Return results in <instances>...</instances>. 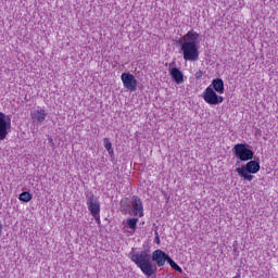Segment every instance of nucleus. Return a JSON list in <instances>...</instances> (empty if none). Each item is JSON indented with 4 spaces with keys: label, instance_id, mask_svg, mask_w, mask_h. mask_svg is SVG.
<instances>
[{
    "label": "nucleus",
    "instance_id": "1a4fd4ad",
    "mask_svg": "<svg viewBox=\"0 0 278 278\" xmlns=\"http://www.w3.org/2000/svg\"><path fill=\"white\" fill-rule=\"evenodd\" d=\"M130 216H137L138 218H142L144 216V206L142 205V200L137 195L131 198V210L128 212Z\"/></svg>",
    "mask_w": 278,
    "mask_h": 278
},
{
    "label": "nucleus",
    "instance_id": "20e7f679",
    "mask_svg": "<svg viewBox=\"0 0 278 278\" xmlns=\"http://www.w3.org/2000/svg\"><path fill=\"white\" fill-rule=\"evenodd\" d=\"M86 201L91 216L98 224L101 223V204L99 203V200H97L94 194L89 193L86 195Z\"/></svg>",
    "mask_w": 278,
    "mask_h": 278
},
{
    "label": "nucleus",
    "instance_id": "423d86ee",
    "mask_svg": "<svg viewBox=\"0 0 278 278\" xmlns=\"http://www.w3.org/2000/svg\"><path fill=\"white\" fill-rule=\"evenodd\" d=\"M203 99L208 105H218L219 103H223V101H225V98L216 94V91H214V88H212V86H208L204 90Z\"/></svg>",
    "mask_w": 278,
    "mask_h": 278
},
{
    "label": "nucleus",
    "instance_id": "f3484780",
    "mask_svg": "<svg viewBox=\"0 0 278 278\" xmlns=\"http://www.w3.org/2000/svg\"><path fill=\"white\" fill-rule=\"evenodd\" d=\"M125 205H127V202L122 201L121 202V211L124 212L125 214H127V210L125 208Z\"/></svg>",
    "mask_w": 278,
    "mask_h": 278
},
{
    "label": "nucleus",
    "instance_id": "aec40b11",
    "mask_svg": "<svg viewBox=\"0 0 278 278\" xmlns=\"http://www.w3.org/2000/svg\"><path fill=\"white\" fill-rule=\"evenodd\" d=\"M49 142H53V138L49 137Z\"/></svg>",
    "mask_w": 278,
    "mask_h": 278
},
{
    "label": "nucleus",
    "instance_id": "39448f33",
    "mask_svg": "<svg viewBox=\"0 0 278 278\" xmlns=\"http://www.w3.org/2000/svg\"><path fill=\"white\" fill-rule=\"evenodd\" d=\"M236 157H238L241 162H249V160H253L254 152L251 149L247 148L244 143H238L232 149Z\"/></svg>",
    "mask_w": 278,
    "mask_h": 278
},
{
    "label": "nucleus",
    "instance_id": "9d476101",
    "mask_svg": "<svg viewBox=\"0 0 278 278\" xmlns=\"http://www.w3.org/2000/svg\"><path fill=\"white\" fill-rule=\"evenodd\" d=\"M169 75L176 84H184V73H181V70L175 67V62L169 63Z\"/></svg>",
    "mask_w": 278,
    "mask_h": 278
},
{
    "label": "nucleus",
    "instance_id": "7ed1b4c3",
    "mask_svg": "<svg viewBox=\"0 0 278 278\" xmlns=\"http://www.w3.org/2000/svg\"><path fill=\"white\" fill-rule=\"evenodd\" d=\"M236 173L239 177L244 179V181H253V175L260 173V164L257 161H250L241 167H237Z\"/></svg>",
    "mask_w": 278,
    "mask_h": 278
},
{
    "label": "nucleus",
    "instance_id": "0eeeda50",
    "mask_svg": "<svg viewBox=\"0 0 278 278\" xmlns=\"http://www.w3.org/2000/svg\"><path fill=\"white\" fill-rule=\"evenodd\" d=\"M12 127V119L10 115H7L3 112H0V140H5L8 138V131Z\"/></svg>",
    "mask_w": 278,
    "mask_h": 278
},
{
    "label": "nucleus",
    "instance_id": "9b49d317",
    "mask_svg": "<svg viewBox=\"0 0 278 278\" xmlns=\"http://www.w3.org/2000/svg\"><path fill=\"white\" fill-rule=\"evenodd\" d=\"M33 123H45L47 118V111L42 108H37L30 112Z\"/></svg>",
    "mask_w": 278,
    "mask_h": 278
},
{
    "label": "nucleus",
    "instance_id": "f257e3e1",
    "mask_svg": "<svg viewBox=\"0 0 278 278\" xmlns=\"http://www.w3.org/2000/svg\"><path fill=\"white\" fill-rule=\"evenodd\" d=\"M128 257L147 277H153L155 270H157L155 265H153V262H155L159 267H162L170 260V256L162 250L154 251L151 256V253L148 250L137 248L130 250Z\"/></svg>",
    "mask_w": 278,
    "mask_h": 278
},
{
    "label": "nucleus",
    "instance_id": "ddd939ff",
    "mask_svg": "<svg viewBox=\"0 0 278 278\" xmlns=\"http://www.w3.org/2000/svg\"><path fill=\"white\" fill-rule=\"evenodd\" d=\"M126 225L131 231H136V227H138V218H128Z\"/></svg>",
    "mask_w": 278,
    "mask_h": 278
},
{
    "label": "nucleus",
    "instance_id": "6e6552de",
    "mask_svg": "<svg viewBox=\"0 0 278 278\" xmlns=\"http://www.w3.org/2000/svg\"><path fill=\"white\" fill-rule=\"evenodd\" d=\"M122 84L126 90L129 92H136V89L138 88V80L134 76V74L130 73H123L121 75Z\"/></svg>",
    "mask_w": 278,
    "mask_h": 278
},
{
    "label": "nucleus",
    "instance_id": "4468645a",
    "mask_svg": "<svg viewBox=\"0 0 278 278\" xmlns=\"http://www.w3.org/2000/svg\"><path fill=\"white\" fill-rule=\"evenodd\" d=\"M20 201H23V203H29L31 201V193L24 191L18 197Z\"/></svg>",
    "mask_w": 278,
    "mask_h": 278
},
{
    "label": "nucleus",
    "instance_id": "f03ea898",
    "mask_svg": "<svg viewBox=\"0 0 278 278\" xmlns=\"http://www.w3.org/2000/svg\"><path fill=\"white\" fill-rule=\"evenodd\" d=\"M179 45L185 62H197L199 60V33L188 31L179 40Z\"/></svg>",
    "mask_w": 278,
    "mask_h": 278
},
{
    "label": "nucleus",
    "instance_id": "2eb2a0df",
    "mask_svg": "<svg viewBox=\"0 0 278 278\" xmlns=\"http://www.w3.org/2000/svg\"><path fill=\"white\" fill-rule=\"evenodd\" d=\"M103 144H104V149H106V151L110 153V155H112V153H114V149L112 148V142L110 141V139L104 138Z\"/></svg>",
    "mask_w": 278,
    "mask_h": 278
},
{
    "label": "nucleus",
    "instance_id": "dca6fc26",
    "mask_svg": "<svg viewBox=\"0 0 278 278\" xmlns=\"http://www.w3.org/2000/svg\"><path fill=\"white\" fill-rule=\"evenodd\" d=\"M168 264L172 268H174V270H177V273H184V269H181V267L177 265L173 258H169Z\"/></svg>",
    "mask_w": 278,
    "mask_h": 278
},
{
    "label": "nucleus",
    "instance_id": "6ab92c4d",
    "mask_svg": "<svg viewBox=\"0 0 278 278\" xmlns=\"http://www.w3.org/2000/svg\"><path fill=\"white\" fill-rule=\"evenodd\" d=\"M154 242H156V244H160V236L156 232V237L154 238Z\"/></svg>",
    "mask_w": 278,
    "mask_h": 278
},
{
    "label": "nucleus",
    "instance_id": "a211bd4d",
    "mask_svg": "<svg viewBox=\"0 0 278 278\" xmlns=\"http://www.w3.org/2000/svg\"><path fill=\"white\" fill-rule=\"evenodd\" d=\"M195 79H203V71H198L195 73Z\"/></svg>",
    "mask_w": 278,
    "mask_h": 278
},
{
    "label": "nucleus",
    "instance_id": "f8f14e48",
    "mask_svg": "<svg viewBox=\"0 0 278 278\" xmlns=\"http://www.w3.org/2000/svg\"><path fill=\"white\" fill-rule=\"evenodd\" d=\"M210 86L215 92H217V94H225V83L223 81V79H213L212 85Z\"/></svg>",
    "mask_w": 278,
    "mask_h": 278
}]
</instances>
